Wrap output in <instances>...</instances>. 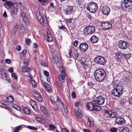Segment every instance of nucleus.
Masks as SVG:
<instances>
[{"instance_id":"obj_26","label":"nucleus","mask_w":132,"mask_h":132,"mask_svg":"<svg viewBox=\"0 0 132 132\" xmlns=\"http://www.w3.org/2000/svg\"><path fill=\"white\" fill-rule=\"evenodd\" d=\"M4 5L7 9H9L10 7L14 6V4L11 2L6 1L4 4Z\"/></svg>"},{"instance_id":"obj_33","label":"nucleus","mask_w":132,"mask_h":132,"mask_svg":"<svg viewBox=\"0 0 132 132\" xmlns=\"http://www.w3.org/2000/svg\"><path fill=\"white\" fill-rule=\"evenodd\" d=\"M30 81L33 87H35L37 86V84L33 78H30Z\"/></svg>"},{"instance_id":"obj_1","label":"nucleus","mask_w":132,"mask_h":132,"mask_svg":"<svg viewBox=\"0 0 132 132\" xmlns=\"http://www.w3.org/2000/svg\"><path fill=\"white\" fill-rule=\"evenodd\" d=\"M94 75L96 80L98 81L101 82L104 80L106 74L103 70L102 69H99L95 71Z\"/></svg>"},{"instance_id":"obj_24","label":"nucleus","mask_w":132,"mask_h":132,"mask_svg":"<svg viewBox=\"0 0 132 132\" xmlns=\"http://www.w3.org/2000/svg\"><path fill=\"white\" fill-rule=\"evenodd\" d=\"M30 104L32 108L36 111H37V105L35 101L34 100H31L30 102Z\"/></svg>"},{"instance_id":"obj_35","label":"nucleus","mask_w":132,"mask_h":132,"mask_svg":"<svg viewBox=\"0 0 132 132\" xmlns=\"http://www.w3.org/2000/svg\"><path fill=\"white\" fill-rule=\"evenodd\" d=\"M65 68L63 66H61L59 67V70L61 72V73H66L65 71Z\"/></svg>"},{"instance_id":"obj_29","label":"nucleus","mask_w":132,"mask_h":132,"mask_svg":"<svg viewBox=\"0 0 132 132\" xmlns=\"http://www.w3.org/2000/svg\"><path fill=\"white\" fill-rule=\"evenodd\" d=\"M72 55L75 59H77L78 56V53L77 51L74 49L72 53Z\"/></svg>"},{"instance_id":"obj_48","label":"nucleus","mask_w":132,"mask_h":132,"mask_svg":"<svg viewBox=\"0 0 132 132\" xmlns=\"http://www.w3.org/2000/svg\"><path fill=\"white\" fill-rule=\"evenodd\" d=\"M19 28V25L17 24H16L15 25L14 27L13 30L15 32Z\"/></svg>"},{"instance_id":"obj_59","label":"nucleus","mask_w":132,"mask_h":132,"mask_svg":"<svg viewBox=\"0 0 132 132\" xmlns=\"http://www.w3.org/2000/svg\"><path fill=\"white\" fill-rule=\"evenodd\" d=\"M11 76L12 77H14V78L16 79H17L18 78L17 76H16L14 73H12Z\"/></svg>"},{"instance_id":"obj_27","label":"nucleus","mask_w":132,"mask_h":132,"mask_svg":"<svg viewBox=\"0 0 132 132\" xmlns=\"http://www.w3.org/2000/svg\"><path fill=\"white\" fill-rule=\"evenodd\" d=\"M17 5L16 4V7L14 6L12 9V11L11 12V15H14V14H16L18 13V8L17 7Z\"/></svg>"},{"instance_id":"obj_11","label":"nucleus","mask_w":132,"mask_h":132,"mask_svg":"<svg viewBox=\"0 0 132 132\" xmlns=\"http://www.w3.org/2000/svg\"><path fill=\"white\" fill-rule=\"evenodd\" d=\"M105 113L110 118H116L118 116L117 113L116 112L112 111L106 110L105 111Z\"/></svg>"},{"instance_id":"obj_42","label":"nucleus","mask_w":132,"mask_h":132,"mask_svg":"<svg viewBox=\"0 0 132 132\" xmlns=\"http://www.w3.org/2000/svg\"><path fill=\"white\" fill-rule=\"evenodd\" d=\"M37 120L40 123H43L45 122V120L42 118L38 117L37 118Z\"/></svg>"},{"instance_id":"obj_23","label":"nucleus","mask_w":132,"mask_h":132,"mask_svg":"<svg viewBox=\"0 0 132 132\" xmlns=\"http://www.w3.org/2000/svg\"><path fill=\"white\" fill-rule=\"evenodd\" d=\"M43 85L46 91L48 92H50L52 91L51 87L49 84L46 82H45Z\"/></svg>"},{"instance_id":"obj_64","label":"nucleus","mask_w":132,"mask_h":132,"mask_svg":"<svg viewBox=\"0 0 132 132\" xmlns=\"http://www.w3.org/2000/svg\"><path fill=\"white\" fill-rule=\"evenodd\" d=\"M130 103L132 105V96L130 97L129 98Z\"/></svg>"},{"instance_id":"obj_44","label":"nucleus","mask_w":132,"mask_h":132,"mask_svg":"<svg viewBox=\"0 0 132 132\" xmlns=\"http://www.w3.org/2000/svg\"><path fill=\"white\" fill-rule=\"evenodd\" d=\"M111 132H118L119 131V129L116 128H112L110 129Z\"/></svg>"},{"instance_id":"obj_31","label":"nucleus","mask_w":132,"mask_h":132,"mask_svg":"<svg viewBox=\"0 0 132 132\" xmlns=\"http://www.w3.org/2000/svg\"><path fill=\"white\" fill-rule=\"evenodd\" d=\"M30 68L27 66H23L22 69V71L24 72H28L30 71Z\"/></svg>"},{"instance_id":"obj_25","label":"nucleus","mask_w":132,"mask_h":132,"mask_svg":"<svg viewBox=\"0 0 132 132\" xmlns=\"http://www.w3.org/2000/svg\"><path fill=\"white\" fill-rule=\"evenodd\" d=\"M75 112L76 116L77 118H80L82 117V113L81 110H76Z\"/></svg>"},{"instance_id":"obj_32","label":"nucleus","mask_w":132,"mask_h":132,"mask_svg":"<svg viewBox=\"0 0 132 132\" xmlns=\"http://www.w3.org/2000/svg\"><path fill=\"white\" fill-rule=\"evenodd\" d=\"M26 52V49H24L20 53V55L21 58H22L25 57Z\"/></svg>"},{"instance_id":"obj_61","label":"nucleus","mask_w":132,"mask_h":132,"mask_svg":"<svg viewBox=\"0 0 132 132\" xmlns=\"http://www.w3.org/2000/svg\"><path fill=\"white\" fill-rule=\"evenodd\" d=\"M62 132H69L68 130L65 128H63L62 129Z\"/></svg>"},{"instance_id":"obj_62","label":"nucleus","mask_w":132,"mask_h":132,"mask_svg":"<svg viewBox=\"0 0 132 132\" xmlns=\"http://www.w3.org/2000/svg\"><path fill=\"white\" fill-rule=\"evenodd\" d=\"M59 29H62L63 30H66V28L64 26H62V27H60Z\"/></svg>"},{"instance_id":"obj_56","label":"nucleus","mask_w":132,"mask_h":132,"mask_svg":"<svg viewBox=\"0 0 132 132\" xmlns=\"http://www.w3.org/2000/svg\"><path fill=\"white\" fill-rule=\"evenodd\" d=\"M83 131L84 132H92V130H90L89 129L85 128H84L83 129Z\"/></svg>"},{"instance_id":"obj_7","label":"nucleus","mask_w":132,"mask_h":132,"mask_svg":"<svg viewBox=\"0 0 132 132\" xmlns=\"http://www.w3.org/2000/svg\"><path fill=\"white\" fill-rule=\"evenodd\" d=\"M118 46L120 48L126 50L128 48L129 44L127 42L122 40H120L118 42Z\"/></svg>"},{"instance_id":"obj_30","label":"nucleus","mask_w":132,"mask_h":132,"mask_svg":"<svg viewBox=\"0 0 132 132\" xmlns=\"http://www.w3.org/2000/svg\"><path fill=\"white\" fill-rule=\"evenodd\" d=\"M119 131L120 132H129V130L128 127H123L120 128Z\"/></svg>"},{"instance_id":"obj_52","label":"nucleus","mask_w":132,"mask_h":132,"mask_svg":"<svg viewBox=\"0 0 132 132\" xmlns=\"http://www.w3.org/2000/svg\"><path fill=\"white\" fill-rule=\"evenodd\" d=\"M44 73L45 75L47 77L49 75V72L46 70H44Z\"/></svg>"},{"instance_id":"obj_43","label":"nucleus","mask_w":132,"mask_h":132,"mask_svg":"<svg viewBox=\"0 0 132 132\" xmlns=\"http://www.w3.org/2000/svg\"><path fill=\"white\" fill-rule=\"evenodd\" d=\"M124 56L126 59H128L131 57V55L130 53H128L124 54Z\"/></svg>"},{"instance_id":"obj_8","label":"nucleus","mask_w":132,"mask_h":132,"mask_svg":"<svg viewBox=\"0 0 132 132\" xmlns=\"http://www.w3.org/2000/svg\"><path fill=\"white\" fill-rule=\"evenodd\" d=\"M105 98L103 97L100 96L97 97L96 99L94 101L97 105H103L105 102Z\"/></svg>"},{"instance_id":"obj_13","label":"nucleus","mask_w":132,"mask_h":132,"mask_svg":"<svg viewBox=\"0 0 132 132\" xmlns=\"http://www.w3.org/2000/svg\"><path fill=\"white\" fill-rule=\"evenodd\" d=\"M101 25L103 27V29L106 30L110 29L111 28L112 25L110 22L109 21H106L105 22H102L101 23Z\"/></svg>"},{"instance_id":"obj_28","label":"nucleus","mask_w":132,"mask_h":132,"mask_svg":"<svg viewBox=\"0 0 132 132\" xmlns=\"http://www.w3.org/2000/svg\"><path fill=\"white\" fill-rule=\"evenodd\" d=\"M98 39V38L95 36H92L90 38L91 41L93 43H97Z\"/></svg>"},{"instance_id":"obj_16","label":"nucleus","mask_w":132,"mask_h":132,"mask_svg":"<svg viewBox=\"0 0 132 132\" xmlns=\"http://www.w3.org/2000/svg\"><path fill=\"white\" fill-rule=\"evenodd\" d=\"M67 76L66 73H60L59 75V80L60 81V86L62 85V84L64 82V80L65 79V77Z\"/></svg>"},{"instance_id":"obj_40","label":"nucleus","mask_w":132,"mask_h":132,"mask_svg":"<svg viewBox=\"0 0 132 132\" xmlns=\"http://www.w3.org/2000/svg\"><path fill=\"white\" fill-rule=\"evenodd\" d=\"M21 16L22 19L24 21H27V19L26 16V15L24 12H22V13Z\"/></svg>"},{"instance_id":"obj_53","label":"nucleus","mask_w":132,"mask_h":132,"mask_svg":"<svg viewBox=\"0 0 132 132\" xmlns=\"http://www.w3.org/2000/svg\"><path fill=\"white\" fill-rule=\"evenodd\" d=\"M40 63L42 65L44 66L47 67V63H44L43 61H41L40 62Z\"/></svg>"},{"instance_id":"obj_45","label":"nucleus","mask_w":132,"mask_h":132,"mask_svg":"<svg viewBox=\"0 0 132 132\" xmlns=\"http://www.w3.org/2000/svg\"><path fill=\"white\" fill-rule=\"evenodd\" d=\"M30 62V60L28 59H26L24 61V64L26 65H29Z\"/></svg>"},{"instance_id":"obj_46","label":"nucleus","mask_w":132,"mask_h":132,"mask_svg":"<svg viewBox=\"0 0 132 132\" xmlns=\"http://www.w3.org/2000/svg\"><path fill=\"white\" fill-rule=\"evenodd\" d=\"M27 128L30 129L35 131H36L37 130V128L34 127L33 126H27Z\"/></svg>"},{"instance_id":"obj_5","label":"nucleus","mask_w":132,"mask_h":132,"mask_svg":"<svg viewBox=\"0 0 132 132\" xmlns=\"http://www.w3.org/2000/svg\"><path fill=\"white\" fill-rule=\"evenodd\" d=\"M95 31V27L93 26L90 25L85 27L84 30V34L86 35L92 34Z\"/></svg>"},{"instance_id":"obj_14","label":"nucleus","mask_w":132,"mask_h":132,"mask_svg":"<svg viewBox=\"0 0 132 132\" xmlns=\"http://www.w3.org/2000/svg\"><path fill=\"white\" fill-rule=\"evenodd\" d=\"M79 48L81 51L85 52L87 50L88 45L86 43H82L80 44Z\"/></svg>"},{"instance_id":"obj_34","label":"nucleus","mask_w":132,"mask_h":132,"mask_svg":"<svg viewBox=\"0 0 132 132\" xmlns=\"http://www.w3.org/2000/svg\"><path fill=\"white\" fill-rule=\"evenodd\" d=\"M7 101L9 102L12 103L14 102V98L12 95L8 96L7 98Z\"/></svg>"},{"instance_id":"obj_19","label":"nucleus","mask_w":132,"mask_h":132,"mask_svg":"<svg viewBox=\"0 0 132 132\" xmlns=\"http://www.w3.org/2000/svg\"><path fill=\"white\" fill-rule=\"evenodd\" d=\"M64 11L67 15L71 14L73 11V8L72 6H67Z\"/></svg>"},{"instance_id":"obj_9","label":"nucleus","mask_w":132,"mask_h":132,"mask_svg":"<svg viewBox=\"0 0 132 132\" xmlns=\"http://www.w3.org/2000/svg\"><path fill=\"white\" fill-rule=\"evenodd\" d=\"M94 61L96 63L101 65H104L106 63L104 58L101 56H98L95 57Z\"/></svg>"},{"instance_id":"obj_36","label":"nucleus","mask_w":132,"mask_h":132,"mask_svg":"<svg viewBox=\"0 0 132 132\" xmlns=\"http://www.w3.org/2000/svg\"><path fill=\"white\" fill-rule=\"evenodd\" d=\"M45 38L47 40L48 42H50L52 41L53 38L51 35H46V37Z\"/></svg>"},{"instance_id":"obj_20","label":"nucleus","mask_w":132,"mask_h":132,"mask_svg":"<svg viewBox=\"0 0 132 132\" xmlns=\"http://www.w3.org/2000/svg\"><path fill=\"white\" fill-rule=\"evenodd\" d=\"M87 59L85 57H82L80 60V62L83 64V66L85 68L87 67L88 65Z\"/></svg>"},{"instance_id":"obj_10","label":"nucleus","mask_w":132,"mask_h":132,"mask_svg":"<svg viewBox=\"0 0 132 132\" xmlns=\"http://www.w3.org/2000/svg\"><path fill=\"white\" fill-rule=\"evenodd\" d=\"M36 14L38 20L42 26L44 25V23L46 21L45 19L43 16V14H42L41 12L39 11L36 12Z\"/></svg>"},{"instance_id":"obj_37","label":"nucleus","mask_w":132,"mask_h":132,"mask_svg":"<svg viewBox=\"0 0 132 132\" xmlns=\"http://www.w3.org/2000/svg\"><path fill=\"white\" fill-rule=\"evenodd\" d=\"M22 128V125H20L14 128V132H19V131Z\"/></svg>"},{"instance_id":"obj_58","label":"nucleus","mask_w":132,"mask_h":132,"mask_svg":"<svg viewBox=\"0 0 132 132\" xmlns=\"http://www.w3.org/2000/svg\"><path fill=\"white\" fill-rule=\"evenodd\" d=\"M78 43V42L77 40L75 41L73 44V45L75 46H76Z\"/></svg>"},{"instance_id":"obj_63","label":"nucleus","mask_w":132,"mask_h":132,"mask_svg":"<svg viewBox=\"0 0 132 132\" xmlns=\"http://www.w3.org/2000/svg\"><path fill=\"white\" fill-rule=\"evenodd\" d=\"M66 22L67 23H70L72 22V20L70 18L67 19L66 20Z\"/></svg>"},{"instance_id":"obj_41","label":"nucleus","mask_w":132,"mask_h":132,"mask_svg":"<svg viewBox=\"0 0 132 132\" xmlns=\"http://www.w3.org/2000/svg\"><path fill=\"white\" fill-rule=\"evenodd\" d=\"M61 103L64 108V110L65 112L66 113H68L69 111L67 106L65 105H64L62 102H61Z\"/></svg>"},{"instance_id":"obj_12","label":"nucleus","mask_w":132,"mask_h":132,"mask_svg":"<svg viewBox=\"0 0 132 132\" xmlns=\"http://www.w3.org/2000/svg\"><path fill=\"white\" fill-rule=\"evenodd\" d=\"M33 95L39 102H41L43 100V98L40 94L36 90L33 91L32 92Z\"/></svg>"},{"instance_id":"obj_17","label":"nucleus","mask_w":132,"mask_h":132,"mask_svg":"<svg viewBox=\"0 0 132 132\" xmlns=\"http://www.w3.org/2000/svg\"><path fill=\"white\" fill-rule=\"evenodd\" d=\"M50 51L52 52V55L53 56V61L55 63H57L58 62L59 59L58 56V55L55 56L54 54L55 53V51L53 49L51 48L50 49Z\"/></svg>"},{"instance_id":"obj_3","label":"nucleus","mask_w":132,"mask_h":132,"mask_svg":"<svg viewBox=\"0 0 132 132\" xmlns=\"http://www.w3.org/2000/svg\"><path fill=\"white\" fill-rule=\"evenodd\" d=\"M87 109L89 111H98L101 110L100 107L97 106L94 101L91 102H88L87 104Z\"/></svg>"},{"instance_id":"obj_50","label":"nucleus","mask_w":132,"mask_h":132,"mask_svg":"<svg viewBox=\"0 0 132 132\" xmlns=\"http://www.w3.org/2000/svg\"><path fill=\"white\" fill-rule=\"evenodd\" d=\"M87 84L90 87H92L94 85V84L92 82H88Z\"/></svg>"},{"instance_id":"obj_57","label":"nucleus","mask_w":132,"mask_h":132,"mask_svg":"<svg viewBox=\"0 0 132 132\" xmlns=\"http://www.w3.org/2000/svg\"><path fill=\"white\" fill-rule=\"evenodd\" d=\"M16 49L18 51H20L21 50V47L20 45H17L16 46Z\"/></svg>"},{"instance_id":"obj_47","label":"nucleus","mask_w":132,"mask_h":132,"mask_svg":"<svg viewBox=\"0 0 132 132\" xmlns=\"http://www.w3.org/2000/svg\"><path fill=\"white\" fill-rule=\"evenodd\" d=\"M123 80L126 83V84H127L129 82V80L128 78L127 77H124L123 78Z\"/></svg>"},{"instance_id":"obj_4","label":"nucleus","mask_w":132,"mask_h":132,"mask_svg":"<svg viewBox=\"0 0 132 132\" xmlns=\"http://www.w3.org/2000/svg\"><path fill=\"white\" fill-rule=\"evenodd\" d=\"M123 93V90L122 86L115 88L111 91V93L113 95L118 97L122 96Z\"/></svg>"},{"instance_id":"obj_51","label":"nucleus","mask_w":132,"mask_h":132,"mask_svg":"<svg viewBox=\"0 0 132 132\" xmlns=\"http://www.w3.org/2000/svg\"><path fill=\"white\" fill-rule=\"evenodd\" d=\"M49 99L52 103H54L55 102V100H54L53 97L52 96H50L49 97Z\"/></svg>"},{"instance_id":"obj_55","label":"nucleus","mask_w":132,"mask_h":132,"mask_svg":"<svg viewBox=\"0 0 132 132\" xmlns=\"http://www.w3.org/2000/svg\"><path fill=\"white\" fill-rule=\"evenodd\" d=\"M26 43L28 44H29L30 42V39L27 38L26 39Z\"/></svg>"},{"instance_id":"obj_39","label":"nucleus","mask_w":132,"mask_h":132,"mask_svg":"<svg viewBox=\"0 0 132 132\" xmlns=\"http://www.w3.org/2000/svg\"><path fill=\"white\" fill-rule=\"evenodd\" d=\"M41 111L46 115L47 114V113L44 106H42L40 108Z\"/></svg>"},{"instance_id":"obj_2","label":"nucleus","mask_w":132,"mask_h":132,"mask_svg":"<svg viewBox=\"0 0 132 132\" xmlns=\"http://www.w3.org/2000/svg\"><path fill=\"white\" fill-rule=\"evenodd\" d=\"M121 6L123 10L128 11L132 9V1L130 0H124V2L121 3Z\"/></svg>"},{"instance_id":"obj_22","label":"nucleus","mask_w":132,"mask_h":132,"mask_svg":"<svg viewBox=\"0 0 132 132\" xmlns=\"http://www.w3.org/2000/svg\"><path fill=\"white\" fill-rule=\"evenodd\" d=\"M116 121L117 123L119 125L124 124L125 123V120L122 118L118 117L117 118Z\"/></svg>"},{"instance_id":"obj_15","label":"nucleus","mask_w":132,"mask_h":132,"mask_svg":"<svg viewBox=\"0 0 132 132\" xmlns=\"http://www.w3.org/2000/svg\"><path fill=\"white\" fill-rule=\"evenodd\" d=\"M102 13L105 15H108L110 12V9L107 6H103L102 8Z\"/></svg>"},{"instance_id":"obj_49","label":"nucleus","mask_w":132,"mask_h":132,"mask_svg":"<svg viewBox=\"0 0 132 132\" xmlns=\"http://www.w3.org/2000/svg\"><path fill=\"white\" fill-rule=\"evenodd\" d=\"M50 130H54L55 129V127L52 124H50L49 125Z\"/></svg>"},{"instance_id":"obj_54","label":"nucleus","mask_w":132,"mask_h":132,"mask_svg":"<svg viewBox=\"0 0 132 132\" xmlns=\"http://www.w3.org/2000/svg\"><path fill=\"white\" fill-rule=\"evenodd\" d=\"M71 95L72 97L73 98H75L76 97V94L75 92H72Z\"/></svg>"},{"instance_id":"obj_38","label":"nucleus","mask_w":132,"mask_h":132,"mask_svg":"<svg viewBox=\"0 0 132 132\" xmlns=\"http://www.w3.org/2000/svg\"><path fill=\"white\" fill-rule=\"evenodd\" d=\"M23 110L24 112L27 114H29L30 113V110L28 108L26 107H24L23 108Z\"/></svg>"},{"instance_id":"obj_60","label":"nucleus","mask_w":132,"mask_h":132,"mask_svg":"<svg viewBox=\"0 0 132 132\" xmlns=\"http://www.w3.org/2000/svg\"><path fill=\"white\" fill-rule=\"evenodd\" d=\"M40 2H42V3H47L48 1L47 0H38Z\"/></svg>"},{"instance_id":"obj_21","label":"nucleus","mask_w":132,"mask_h":132,"mask_svg":"<svg viewBox=\"0 0 132 132\" xmlns=\"http://www.w3.org/2000/svg\"><path fill=\"white\" fill-rule=\"evenodd\" d=\"M120 81L118 80H114L112 82V84L113 87L115 88L118 87L119 86H121L120 84Z\"/></svg>"},{"instance_id":"obj_6","label":"nucleus","mask_w":132,"mask_h":132,"mask_svg":"<svg viewBox=\"0 0 132 132\" xmlns=\"http://www.w3.org/2000/svg\"><path fill=\"white\" fill-rule=\"evenodd\" d=\"M86 8L90 12L94 13L97 10L98 6L96 3L92 2L88 4Z\"/></svg>"},{"instance_id":"obj_18","label":"nucleus","mask_w":132,"mask_h":132,"mask_svg":"<svg viewBox=\"0 0 132 132\" xmlns=\"http://www.w3.org/2000/svg\"><path fill=\"white\" fill-rule=\"evenodd\" d=\"M94 125V121L93 118L90 117L88 118V121L87 122V126L89 128H91Z\"/></svg>"}]
</instances>
